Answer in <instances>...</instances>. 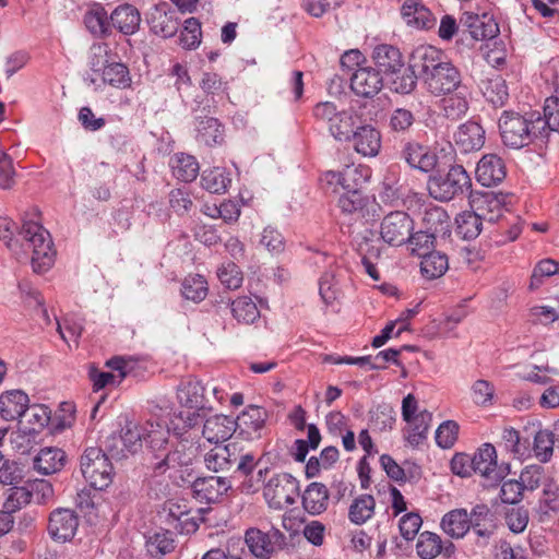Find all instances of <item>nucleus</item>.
<instances>
[{"instance_id":"obj_1","label":"nucleus","mask_w":559,"mask_h":559,"mask_svg":"<svg viewBox=\"0 0 559 559\" xmlns=\"http://www.w3.org/2000/svg\"><path fill=\"white\" fill-rule=\"evenodd\" d=\"M23 240L22 247L31 250V263L33 271L37 274L47 272L55 262L56 251L50 234L36 222H24L19 233Z\"/></svg>"},{"instance_id":"obj_2","label":"nucleus","mask_w":559,"mask_h":559,"mask_svg":"<svg viewBox=\"0 0 559 559\" xmlns=\"http://www.w3.org/2000/svg\"><path fill=\"white\" fill-rule=\"evenodd\" d=\"M204 464L214 473L228 472L235 467V472L247 476L254 469L255 459L251 453H242L238 443L231 442L211 449L204 455Z\"/></svg>"},{"instance_id":"obj_3","label":"nucleus","mask_w":559,"mask_h":559,"mask_svg":"<svg viewBox=\"0 0 559 559\" xmlns=\"http://www.w3.org/2000/svg\"><path fill=\"white\" fill-rule=\"evenodd\" d=\"M469 187L471 178L460 165L450 167L447 173L439 171L430 176L427 182L429 195L441 202H448L463 194Z\"/></svg>"},{"instance_id":"obj_4","label":"nucleus","mask_w":559,"mask_h":559,"mask_svg":"<svg viewBox=\"0 0 559 559\" xmlns=\"http://www.w3.org/2000/svg\"><path fill=\"white\" fill-rule=\"evenodd\" d=\"M80 468L85 480L95 489L103 490L112 481V464L98 447L85 449L80 459Z\"/></svg>"},{"instance_id":"obj_5","label":"nucleus","mask_w":559,"mask_h":559,"mask_svg":"<svg viewBox=\"0 0 559 559\" xmlns=\"http://www.w3.org/2000/svg\"><path fill=\"white\" fill-rule=\"evenodd\" d=\"M534 120L514 111H504L499 119V129L504 145L521 148L536 136Z\"/></svg>"},{"instance_id":"obj_6","label":"nucleus","mask_w":559,"mask_h":559,"mask_svg":"<svg viewBox=\"0 0 559 559\" xmlns=\"http://www.w3.org/2000/svg\"><path fill=\"white\" fill-rule=\"evenodd\" d=\"M299 496V483L287 473L273 475L264 485L263 497L271 509L284 510Z\"/></svg>"},{"instance_id":"obj_7","label":"nucleus","mask_w":559,"mask_h":559,"mask_svg":"<svg viewBox=\"0 0 559 559\" xmlns=\"http://www.w3.org/2000/svg\"><path fill=\"white\" fill-rule=\"evenodd\" d=\"M198 447L187 439H182L173 449L166 447L160 453L154 454L153 469L156 474H164L168 469L188 467L192 464Z\"/></svg>"},{"instance_id":"obj_8","label":"nucleus","mask_w":559,"mask_h":559,"mask_svg":"<svg viewBox=\"0 0 559 559\" xmlns=\"http://www.w3.org/2000/svg\"><path fill=\"white\" fill-rule=\"evenodd\" d=\"M245 540L254 557L269 559L275 551L282 549L285 545L286 537L275 527H272L267 532L252 527L247 530Z\"/></svg>"},{"instance_id":"obj_9","label":"nucleus","mask_w":559,"mask_h":559,"mask_svg":"<svg viewBox=\"0 0 559 559\" xmlns=\"http://www.w3.org/2000/svg\"><path fill=\"white\" fill-rule=\"evenodd\" d=\"M424 83L428 92L435 96L451 94L464 85L459 69L445 60L429 76H426Z\"/></svg>"},{"instance_id":"obj_10","label":"nucleus","mask_w":559,"mask_h":559,"mask_svg":"<svg viewBox=\"0 0 559 559\" xmlns=\"http://www.w3.org/2000/svg\"><path fill=\"white\" fill-rule=\"evenodd\" d=\"M413 221L407 213L395 211L388 214L381 223V237L391 246H401L408 241Z\"/></svg>"},{"instance_id":"obj_11","label":"nucleus","mask_w":559,"mask_h":559,"mask_svg":"<svg viewBox=\"0 0 559 559\" xmlns=\"http://www.w3.org/2000/svg\"><path fill=\"white\" fill-rule=\"evenodd\" d=\"M79 522L80 520L75 511L58 508L49 515L48 534L56 542H69L74 537Z\"/></svg>"},{"instance_id":"obj_12","label":"nucleus","mask_w":559,"mask_h":559,"mask_svg":"<svg viewBox=\"0 0 559 559\" xmlns=\"http://www.w3.org/2000/svg\"><path fill=\"white\" fill-rule=\"evenodd\" d=\"M267 413L263 407L249 405L235 419L236 432L246 440H255L262 437Z\"/></svg>"},{"instance_id":"obj_13","label":"nucleus","mask_w":559,"mask_h":559,"mask_svg":"<svg viewBox=\"0 0 559 559\" xmlns=\"http://www.w3.org/2000/svg\"><path fill=\"white\" fill-rule=\"evenodd\" d=\"M231 487L228 478L223 476L199 477L192 483L193 496L204 503L217 502Z\"/></svg>"},{"instance_id":"obj_14","label":"nucleus","mask_w":559,"mask_h":559,"mask_svg":"<svg viewBox=\"0 0 559 559\" xmlns=\"http://www.w3.org/2000/svg\"><path fill=\"white\" fill-rule=\"evenodd\" d=\"M383 86L380 70L372 67H359L350 76L352 91L361 97H373Z\"/></svg>"},{"instance_id":"obj_15","label":"nucleus","mask_w":559,"mask_h":559,"mask_svg":"<svg viewBox=\"0 0 559 559\" xmlns=\"http://www.w3.org/2000/svg\"><path fill=\"white\" fill-rule=\"evenodd\" d=\"M400 157L409 167L424 173L431 171L437 165V155L427 146L415 141H407L403 144Z\"/></svg>"},{"instance_id":"obj_16","label":"nucleus","mask_w":559,"mask_h":559,"mask_svg":"<svg viewBox=\"0 0 559 559\" xmlns=\"http://www.w3.org/2000/svg\"><path fill=\"white\" fill-rule=\"evenodd\" d=\"M442 62H444V56L440 49L433 46H419L413 51L408 67L414 72L418 71L425 81L426 76H429Z\"/></svg>"},{"instance_id":"obj_17","label":"nucleus","mask_w":559,"mask_h":559,"mask_svg":"<svg viewBox=\"0 0 559 559\" xmlns=\"http://www.w3.org/2000/svg\"><path fill=\"white\" fill-rule=\"evenodd\" d=\"M475 174L480 185L492 187L506 178L507 170L501 157L496 154H487L478 162Z\"/></svg>"},{"instance_id":"obj_18","label":"nucleus","mask_w":559,"mask_h":559,"mask_svg":"<svg viewBox=\"0 0 559 559\" xmlns=\"http://www.w3.org/2000/svg\"><path fill=\"white\" fill-rule=\"evenodd\" d=\"M177 399L180 405L191 409H203L206 406L205 388L193 377L185 378L177 388Z\"/></svg>"},{"instance_id":"obj_19","label":"nucleus","mask_w":559,"mask_h":559,"mask_svg":"<svg viewBox=\"0 0 559 559\" xmlns=\"http://www.w3.org/2000/svg\"><path fill=\"white\" fill-rule=\"evenodd\" d=\"M235 432V419L223 414L206 418L202 429V436L216 444L227 441Z\"/></svg>"},{"instance_id":"obj_20","label":"nucleus","mask_w":559,"mask_h":559,"mask_svg":"<svg viewBox=\"0 0 559 559\" xmlns=\"http://www.w3.org/2000/svg\"><path fill=\"white\" fill-rule=\"evenodd\" d=\"M471 457L474 473L495 481L501 479L502 475L497 465V452L492 444H483Z\"/></svg>"},{"instance_id":"obj_21","label":"nucleus","mask_w":559,"mask_h":559,"mask_svg":"<svg viewBox=\"0 0 559 559\" xmlns=\"http://www.w3.org/2000/svg\"><path fill=\"white\" fill-rule=\"evenodd\" d=\"M67 462L63 450L56 447H46L33 459V468L41 475H51L60 472Z\"/></svg>"},{"instance_id":"obj_22","label":"nucleus","mask_w":559,"mask_h":559,"mask_svg":"<svg viewBox=\"0 0 559 559\" xmlns=\"http://www.w3.org/2000/svg\"><path fill=\"white\" fill-rule=\"evenodd\" d=\"M454 140L464 153L478 151L485 144V130L478 122L467 121L459 127Z\"/></svg>"},{"instance_id":"obj_23","label":"nucleus","mask_w":559,"mask_h":559,"mask_svg":"<svg viewBox=\"0 0 559 559\" xmlns=\"http://www.w3.org/2000/svg\"><path fill=\"white\" fill-rule=\"evenodd\" d=\"M111 26L124 35L134 34L141 24L139 10L129 3L118 5L109 15Z\"/></svg>"},{"instance_id":"obj_24","label":"nucleus","mask_w":559,"mask_h":559,"mask_svg":"<svg viewBox=\"0 0 559 559\" xmlns=\"http://www.w3.org/2000/svg\"><path fill=\"white\" fill-rule=\"evenodd\" d=\"M401 13L408 25L430 29L436 26L437 19L419 0H405Z\"/></svg>"},{"instance_id":"obj_25","label":"nucleus","mask_w":559,"mask_h":559,"mask_svg":"<svg viewBox=\"0 0 559 559\" xmlns=\"http://www.w3.org/2000/svg\"><path fill=\"white\" fill-rule=\"evenodd\" d=\"M352 141L355 151L362 156L374 157L381 147L380 132L368 124L357 127Z\"/></svg>"},{"instance_id":"obj_26","label":"nucleus","mask_w":559,"mask_h":559,"mask_svg":"<svg viewBox=\"0 0 559 559\" xmlns=\"http://www.w3.org/2000/svg\"><path fill=\"white\" fill-rule=\"evenodd\" d=\"M29 403L28 395L21 390H10L0 395V415L4 420L21 419Z\"/></svg>"},{"instance_id":"obj_27","label":"nucleus","mask_w":559,"mask_h":559,"mask_svg":"<svg viewBox=\"0 0 559 559\" xmlns=\"http://www.w3.org/2000/svg\"><path fill=\"white\" fill-rule=\"evenodd\" d=\"M464 24L469 28L472 37L476 40L492 39L499 34L498 23L489 14L465 13Z\"/></svg>"},{"instance_id":"obj_28","label":"nucleus","mask_w":559,"mask_h":559,"mask_svg":"<svg viewBox=\"0 0 559 559\" xmlns=\"http://www.w3.org/2000/svg\"><path fill=\"white\" fill-rule=\"evenodd\" d=\"M372 59L378 70L382 71L385 75H389L390 72L402 70L404 67L401 51L396 47L386 44L374 47Z\"/></svg>"},{"instance_id":"obj_29","label":"nucleus","mask_w":559,"mask_h":559,"mask_svg":"<svg viewBox=\"0 0 559 559\" xmlns=\"http://www.w3.org/2000/svg\"><path fill=\"white\" fill-rule=\"evenodd\" d=\"M195 139L206 146L221 144L224 140V130L221 122L213 117H197Z\"/></svg>"},{"instance_id":"obj_30","label":"nucleus","mask_w":559,"mask_h":559,"mask_svg":"<svg viewBox=\"0 0 559 559\" xmlns=\"http://www.w3.org/2000/svg\"><path fill=\"white\" fill-rule=\"evenodd\" d=\"M444 96L442 99V110L447 118L456 120L467 112L471 92L465 84Z\"/></svg>"},{"instance_id":"obj_31","label":"nucleus","mask_w":559,"mask_h":559,"mask_svg":"<svg viewBox=\"0 0 559 559\" xmlns=\"http://www.w3.org/2000/svg\"><path fill=\"white\" fill-rule=\"evenodd\" d=\"M329 490L321 483H311L302 495V507L312 515L321 514L328 508Z\"/></svg>"},{"instance_id":"obj_32","label":"nucleus","mask_w":559,"mask_h":559,"mask_svg":"<svg viewBox=\"0 0 559 559\" xmlns=\"http://www.w3.org/2000/svg\"><path fill=\"white\" fill-rule=\"evenodd\" d=\"M142 429L143 439L153 453H160L168 447L169 429L164 420H147Z\"/></svg>"},{"instance_id":"obj_33","label":"nucleus","mask_w":559,"mask_h":559,"mask_svg":"<svg viewBox=\"0 0 559 559\" xmlns=\"http://www.w3.org/2000/svg\"><path fill=\"white\" fill-rule=\"evenodd\" d=\"M480 91L493 106H503L509 97L504 79L496 72L490 73L481 81Z\"/></svg>"},{"instance_id":"obj_34","label":"nucleus","mask_w":559,"mask_h":559,"mask_svg":"<svg viewBox=\"0 0 559 559\" xmlns=\"http://www.w3.org/2000/svg\"><path fill=\"white\" fill-rule=\"evenodd\" d=\"M441 527L445 534L453 538L464 537L471 528L467 511L465 509L449 511L441 520Z\"/></svg>"},{"instance_id":"obj_35","label":"nucleus","mask_w":559,"mask_h":559,"mask_svg":"<svg viewBox=\"0 0 559 559\" xmlns=\"http://www.w3.org/2000/svg\"><path fill=\"white\" fill-rule=\"evenodd\" d=\"M142 429L132 421H127L118 439L122 443L123 448L116 452L114 449H110L111 455L120 459L126 457L129 453L136 452L142 447Z\"/></svg>"},{"instance_id":"obj_36","label":"nucleus","mask_w":559,"mask_h":559,"mask_svg":"<svg viewBox=\"0 0 559 559\" xmlns=\"http://www.w3.org/2000/svg\"><path fill=\"white\" fill-rule=\"evenodd\" d=\"M356 119L353 110H341L334 118L333 122L329 126V131L332 136L337 141H352L356 131Z\"/></svg>"},{"instance_id":"obj_37","label":"nucleus","mask_w":559,"mask_h":559,"mask_svg":"<svg viewBox=\"0 0 559 559\" xmlns=\"http://www.w3.org/2000/svg\"><path fill=\"white\" fill-rule=\"evenodd\" d=\"M50 420V413L44 405H27L20 424L29 433H37L45 428Z\"/></svg>"},{"instance_id":"obj_38","label":"nucleus","mask_w":559,"mask_h":559,"mask_svg":"<svg viewBox=\"0 0 559 559\" xmlns=\"http://www.w3.org/2000/svg\"><path fill=\"white\" fill-rule=\"evenodd\" d=\"M386 78L389 88L397 94H411L417 86V75L409 67H403L402 70L390 72Z\"/></svg>"},{"instance_id":"obj_39","label":"nucleus","mask_w":559,"mask_h":559,"mask_svg":"<svg viewBox=\"0 0 559 559\" xmlns=\"http://www.w3.org/2000/svg\"><path fill=\"white\" fill-rule=\"evenodd\" d=\"M171 168L174 176L183 181H193L200 170V166L194 156L188 154H177L171 158Z\"/></svg>"},{"instance_id":"obj_40","label":"nucleus","mask_w":559,"mask_h":559,"mask_svg":"<svg viewBox=\"0 0 559 559\" xmlns=\"http://www.w3.org/2000/svg\"><path fill=\"white\" fill-rule=\"evenodd\" d=\"M231 183V177L224 168L215 167L201 175L202 187L211 193H224Z\"/></svg>"},{"instance_id":"obj_41","label":"nucleus","mask_w":559,"mask_h":559,"mask_svg":"<svg viewBox=\"0 0 559 559\" xmlns=\"http://www.w3.org/2000/svg\"><path fill=\"white\" fill-rule=\"evenodd\" d=\"M32 491L25 487L15 486L10 488L0 518L3 516L9 523H13V520L10 519L11 514L27 506L32 501Z\"/></svg>"},{"instance_id":"obj_42","label":"nucleus","mask_w":559,"mask_h":559,"mask_svg":"<svg viewBox=\"0 0 559 559\" xmlns=\"http://www.w3.org/2000/svg\"><path fill=\"white\" fill-rule=\"evenodd\" d=\"M376 501L370 495H360L355 498L348 510V519L352 523L361 525L374 513Z\"/></svg>"},{"instance_id":"obj_43","label":"nucleus","mask_w":559,"mask_h":559,"mask_svg":"<svg viewBox=\"0 0 559 559\" xmlns=\"http://www.w3.org/2000/svg\"><path fill=\"white\" fill-rule=\"evenodd\" d=\"M421 258L420 270L428 280L442 276L449 267L448 257L439 251L429 252Z\"/></svg>"},{"instance_id":"obj_44","label":"nucleus","mask_w":559,"mask_h":559,"mask_svg":"<svg viewBox=\"0 0 559 559\" xmlns=\"http://www.w3.org/2000/svg\"><path fill=\"white\" fill-rule=\"evenodd\" d=\"M230 307L233 317L238 323L251 324L260 318L257 304L248 296L238 297Z\"/></svg>"},{"instance_id":"obj_45","label":"nucleus","mask_w":559,"mask_h":559,"mask_svg":"<svg viewBox=\"0 0 559 559\" xmlns=\"http://www.w3.org/2000/svg\"><path fill=\"white\" fill-rule=\"evenodd\" d=\"M474 210L481 216L483 221L495 223L502 216L503 206L497 197L486 194L474 200Z\"/></svg>"},{"instance_id":"obj_46","label":"nucleus","mask_w":559,"mask_h":559,"mask_svg":"<svg viewBox=\"0 0 559 559\" xmlns=\"http://www.w3.org/2000/svg\"><path fill=\"white\" fill-rule=\"evenodd\" d=\"M87 29L95 36H107L111 32V22L106 10L102 7L90 10L84 15Z\"/></svg>"},{"instance_id":"obj_47","label":"nucleus","mask_w":559,"mask_h":559,"mask_svg":"<svg viewBox=\"0 0 559 559\" xmlns=\"http://www.w3.org/2000/svg\"><path fill=\"white\" fill-rule=\"evenodd\" d=\"M431 423V414L427 411H423L412 418L411 423H407L408 429L406 440L413 447L420 444L428 433V429Z\"/></svg>"},{"instance_id":"obj_48","label":"nucleus","mask_w":559,"mask_h":559,"mask_svg":"<svg viewBox=\"0 0 559 559\" xmlns=\"http://www.w3.org/2000/svg\"><path fill=\"white\" fill-rule=\"evenodd\" d=\"M345 192L338 198V207L345 214H358L365 216V209L369 203V199L361 191L344 190Z\"/></svg>"},{"instance_id":"obj_49","label":"nucleus","mask_w":559,"mask_h":559,"mask_svg":"<svg viewBox=\"0 0 559 559\" xmlns=\"http://www.w3.org/2000/svg\"><path fill=\"white\" fill-rule=\"evenodd\" d=\"M442 551L441 537L432 532H423L416 543V552L421 559H435Z\"/></svg>"},{"instance_id":"obj_50","label":"nucleus","mask_w":559,"mask_h":559,"mask_svg":"<svg viewBox=\"0 0 559 559\" xmlns=\"http://www.w3.org/2000/svg\"><path fill=\"white\" fill-rule=\"evenodd\" d=\"M456 233L464 239H474L480 231L483 218L474 210L473 212H464L456 218Z\"/></svg>"},{"instance_id":"obj_51","label":"nucleus","mask_w":559,"mask_h":559,"mask_svg":"<svg viewBox=\"0 0 559 559\" xmlns=\"http://www.w3.org/2000/svg\"><path fill=\"white\" fill-rule=\"evenodd\" d=\"M174 549L175 540L169 531L156 532L146 540V550L154 558H159Z\"/></svg>"},{"instance_id":"obj_52","label":"nucleus","mask_w":559,"mask_h":559,"mask_svg":"<svg viewBox=\"0 0 559 559\" xmlns=\"http://www.w3.org/2000/svg\"><path fill=\"white\" fill-rule=\"evenodd\" d=\"M370 169L358 165H347L342 170L343 190L360 191V187L368 181Z\"/></svg>"},{"instance_id":"obj_53","label":"nucleus","mask_w":559,"mask_h":559,"mask_svg":"<svg viewBox=\"0 0 559 559\" xmlns=\"http://www.w3.org/2000/svg\"><path fill=\"white\" fill-rule=\"evenodd\" d=\"M182 296L194 302L202 301L207 295V283L202 275H189L182 282Z\"/></svg>"},{"instance_id":"obj_54","label":"nucleus","mask_w":559,"mask_h":559,"mask_svg":"<svg viewBox=\"0 0 559 559\" xmlns=\"http://www.w3.org/2000/svg\"><path fill=\"white\" fill-rule=\"evenodd\" d=\"M103 81L111 86L124 88L130 85L131 78L128 68L123 63L112 62L104 67Z\"/></svg>"},{"instance_id":"obj_55","label":"nucleus","mask_w":559,"mask_h":559,"mask_svg":"<svg viewBox=\"0 0 559 559\" xmlns=\"http://www.w3.org/2000/svg\"><path fill=\"white\" fill-rule=\"evenodd\" d=\"M178 22L173 14L157 10L151 19V29L164 38L171 37L178 29Z\"/></svg>"},{"instance_id":"obj_56","label":"nucleus","mask_w":559,"mask_h":559,"mask_svg":"<svg viewBox=\"0 0 559 559\" xmlns=\"http://www.w3.org/2000/svg\"><path fill=\"white\" fill-rule=\"evenodd\" d=\"M201 36V23L195 17H189L180 32L179 44L185 49H194L200 45Z\"/></svg>"},{"instance_id":"obj_57","label":"nucleus","mask_w":559,"mask_h":559,"mask_svg":"<svg viewBox=\"0 0 559 559\" xmlns=\"http://www.w3.org/2000/svg\"><path fill=\"white\" fill-rule=\"evenodd\" d=\"M436 231H438L437 226L433 228V230L431 227H429L427 230H420L413 235L411 234L407 242L412 246V251L419 257L428 254V250L433 247V242L436 240Z\"/></svg>"},{"instance_id":"obj_58","label":"nucleus","mask_w":559,"mask_h":559,"mask_svg":"<svg viewBox=\"0 0 559 559\" xmlns=\"http://www.w3.org/2000/svg\"><path fill=\"white\" fill-rule=\"evenodd\" d=\"M166 508L170 518L182 523V528L187 532L197 531L198 524L192 518H189L190 510L185 501H168Z\"/></svg>"},{"instance_id":"obj_59","label":"nucleus","mask_w":559,"mask_h":559,"mask_svg":"<svg viewBox=\"0 0 559 559\" xmlns=\"http://www.w3.org/2000/svg\"><path fill=\"white\" fill-rule=\"evenodd\" d=\"M554 435L549 430H539L534 438V452L535 455L542 461L547 462L554 451L555 444Z\"/></svg>"},{"instance_id":"obj_60","label":"nucleus","mask_w":559,"mask_h":559,"mask_svg":"<svg viewBox=\"0 0 559 559\" xmlns=\"http://www.w3.org/2000/svg\"><path fill=\"white\" fill-rule=\"evenodd\" d=\"M217 276L221 283L228 289L239 288L243 281L242 272L234 262L222 265L217 271Z\"/></svg>"},{"instance_id":"obj_61","label":"nucleus","mask_w":559,"mask_h":559,"mask_svg":"<svg viewBox=\"0 0 559 559\" xmlns=\"http://www.w3.org/2000/svg\"><path fill=\"white\" fill-rule=\"evenodd\" d=\"M459 425L454 420L443 421L436 430V442L442 449H450L457 440Z\"/></svg>"},{"instance_id":"obj_62","label":"nucleus","mask_w":559,"mask_h":559,"mask_svg":"<svg viewBox=\"0 0 559 559\" xmlns=\"http://www.w3.org/2000/svg\"><path fill=\"white\" fill-rule=\"evenodd\" d=\"M414 122L415 116L409 109L395 108L390 115L389 127L394 132L404 133Z\"/></svg>"},{"instance_id":"obj_63","label":"nucleus","mask_w":559,"mask_h":559,"mask_svg":"<svg viewBox=\"0 0 559 559\" xmlns=\"http://www.w3.org/2000/svg\"><path fill=\"white\" fill-rule=\"evenodd\" d=\"M559 273V263L552 259L542 260L534 269L530 287L538 288L544 277H549Z\"/></svg>"},{"instance_id":"obj_64","label":"nucleus","mask_w":559,"mask_h":559,"mask_svg":"<svg viewBox=\"0 0 559 559\" xmlns=\"http://www.w3.org/2000/svg\"><path fill=\"white\" fill-rule=\"evenodd\" d=\"M23 479L22 471L15 462L4 460L0 463V484L17 486Z\"/></svg>"}]
</instances>
